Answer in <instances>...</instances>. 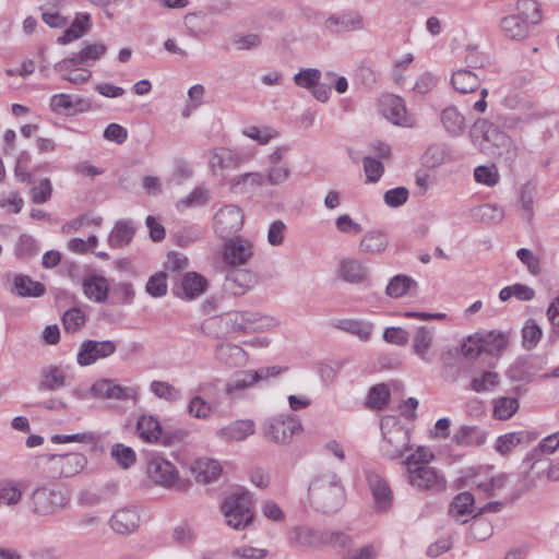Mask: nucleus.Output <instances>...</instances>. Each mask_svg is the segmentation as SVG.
Returning a JSON list of instances; mask_svg holds the SVG:
<instances>
[{
  "mask_svg": "<svg viewBox=\"0 0 559 559\" xmlns=\"http://www.w3.org/2000/svg\"><path fill=\"white\" fill-rule=\"evenodd\" d=\"M435 454L426 447H418L403 462L406 472L405 480L415 490L427 493L442 492L447 488V479L441 471L429 463Z\"/></svg>",
  "mask_w": 559,
  "mask_h": 559,
  "instance_id": "f257e3e1",
  "label": "nucleus"
},
{
  "mask_svg": "<svg viewBox=\"0 0 559 559\" xmlns=\"http://www.w3.org/2000/svg\"><path fill=\"white\" fill-rule=\"evenodd\" d=\"M473 143L485 154L503 157L512 164L518 156V148L510 136L486 119H477L471 128Z\"/></svg>",
  "mask_w": 559,
  "mask_h": 559,
  "instance_id": "f03ea898",
  "label": "nucleus"
},
{
  "mask_svg": "<svg viewBox=\"0 0 559 559\" xmlns=\"http://www.w3.org/2000/svg\"><path fill=\"white\" fill-rule=\"evenodd\" d=\"M311 506L323 513L336 511L343 503L345 491L333 472L318 475L308 488Z\"/></svg>",
  "mask_w": 559,
  "mask_h": 559,
  "instance_id": "7ed1b4c3",
  "label": "nucleus"
},
{
  "mask_svg": "<svg viewBox=\"0 0 559 559\" xmlns=\"http://www.w3.org/2000/svg\"><path fill=\"white\" fill-rule=\"evenodd\" d=\"M222 512L229 527L245 530L254 519L251 495L241 491L228 496L222 504Z\"/></svg>",
  "mask_w": 559,
  "mask_h": 559,
  "instance_id": "20e7f679",
  "label": "nucleus"
},
{
  "mask_svg": "<svg viewBox=\"0 0 559 559\" xmlns=\"http://www.w3.org/2000/svg\"><path fill=\"white\" fill-rule=\"evenodd\" d=\"M66 504L64 495L48 486L36 487L28 497L31 512L39 516L52 515L61 511Z\"/></svg>",
  "mask_w": 559,
  "mask_h": 559,
  "instance_id": "39448f33",
  "label": "nucleus"
},
{
  "mask_svg": "<svg viewBox=\"0 0 559 559\" xmlns=\"http://www.w3.org/2000/svg\"><path fill=\"white\" fill-rule=\"evenodd\" d=\"M283 371L280 367H263L258 370H242L226 383L224 392L230 399L241 396V392L264 381L269 378L277 377Z\"/></svg>",
  "mask_w": 559,
  "mask_h": 559,
  "instance_id": "423d86ee",
  "label": "nucleus"
},
{
  "mask_svg": "<svg viewBox=\"0 0 559 559\" xmlns=\"http://www.w3.org/2000/svg\"><path fill=\"white\" fill-rule=\"evenodd\" d=\"M37 464H48L49 471L59 477H71L82 472L87 460L82 453L43 454L37 456Z\"/></svg>",
  "mask_w": 559,
  "mask_h": 559,
  "instance_id": "0eeeda50",
  "label": "nucleus"
},
{
  "mask_svg": "<svg viewBox=\"0 0 559 559\" xmlns=\"http://www.w3.org/2000/svg\"><path fill=\"white\" fill-rule=\"evenodd\" d=\"M106 52L107 47L102 43L86 44L78 53L57 62L53 69L57 72H66L78 66H92Z\"/></svg>",
  "mask_w": 559,
  "mask_h": 559,
  "instance_id": "6e6552de",
  "label": "nucleus"
},
{
  "mask_svg": "<svg viewBox=\"0 0 559 559\" xmlns=\"http://www.w3.org/2000/svg\"><path fill=\"white\" fill-rule=\"evenodd\" d=\"M147 475L165 488H181L178 471L169 461L160 456H154L148 461Z\"/></svg>",
  "mask_w": 559,
  "mask_h": 559,
  "instance_id": "1a4fd4ad",
  "label": "nucleus"
},
{
  "mask_svg": "<svg viewBox=\"0 0 559 559\" xmlns=\"http://www.w3.org/2000/svg\"><path fill=\"white\" fill-rule=\"evenodd\" d=\"M117 349L114 341H84L76 355V361L80 366H90L98 359H104L111 356Z\"/></svg>",
  "mask_w": 559,
  "mask_h": 559,
  "instance_id": "9d476101",
  "label": "nucleus"
},
{
  "mask_svg": "<svg viewBox=\"0 0 559 559\" xmlns=\"http://www.w3.org/2000/svg\"><path fill=\"white\" fill-rule=\"evenodd\" d=\"M381 452L384 457L395 460L402 457L409 449L408 432L401 426H395L389 431H383Z\"/></svg>",
  "mask_w": 559,
  "mask_h": 559,
  "instance_id": "9b49d317",
  "label": "nucleus"
},
{
  "mask_svg": "<svg viewBox=\"0 0 559 559\" xmlns=\"http://www.w3.org/2000/svg\"><path fill=\"white\" fill-rule=\"evenodd\" d=\"M243 225V214L234 204L225 205L214 215V228L222 237L237 233Z\"/></svg>",
  "mask_w": 559,
  "mask_h": 559,
  "instance_id": "f8f14e48",
  "label": "nucleus"
},
{
  "mask_svg": "<svg viewBox=\"0 0 559 559\" xmlns=\"http://www.w3.org/2000/svg\"><path fill=\"white\" fill-rule=\"evenodd\" d=\"M365 475L377 510L386 512L391 509L393 502V492L388 481L372 469L365 471Z\"/></svg>",
  "mask_w": 559,
  "mask_h": 559,
  "instance_id": "ddd939ff",
  "label": "nucleus"
},
{
  "mask_svg": "<svg viewBox=\"0 0 559 559\" xmlns=\"http://www.w3.org/2000/svg\"><path fill=\"white\" fill-rule=\"evenodd\" d=\"M91 394L97 399H108V400H118V401H128L138 399V389L121 386L117 384L114 380L103 379L96 381L91 386Z\"/></svg>",
  "mask_w": 559,
  "mask_h": 559,
  "instance_id": "4468645a",
  "label": "nucleus"
},
{
  "mask_svg": "<svg viewBox=\"0 0 559 559\" xmlns=\"http://www.w3.org/2000/svg\"><path fill=\"white\" fill-rule=\"evenodd\" d=\"M300 429L301 425L293 418H272L263 428L265 438L278 444L289 443L293 436Z\"/></svg>",
  "mask_w": 559,
  "mask_h": 559,
  "instance_id": "2eb2a0df",
  "label": "nucleus"
},
{
  "mask_svg": "<svg viewBox=\"0 0 559 559\" xmlns=\"http://www.w3.org/2000/svg\"><path fill=\"white\" fill-rule=\"evenodd\" d=\"M206 288L207 281L203 275L197 272H187L180 283L173 287V293L178 298L192 300L204 294Z\"/></svg>",
  "mask_w": 559,
  "mask_h": 559,
  "instance_id": "dca6fc26",
  "label": "nucleus"
},
{
  "mask_svg": "<svg viewBox=\"0 0 559 559\" xmlns=\"http://www.w3.org/2000/svg\"><path fill=\"white\" fill-rule=\"evenodd\" d=\"M136 430L141 439L146 442H157L159 439L165 445H170L177 435L171 436L168 432H163L162 426L157 418L152 415H142L136 423Z\"/></svg>",
  "mask_w": 559,
  "mask_h": 559,
  "instance_id": "f3484780",
  "label": "nucleus"
},
{
  "mask_svg": "<svg viewBox=\"0 0 559 559\" xmlns=\"http://www.w3.org/2000/svg\"><path fill=\"white\" fill-rule=\"evenodd\" d=\"M254 283L255 276L253 273L242 269H233L227 273L223 288L227 294L242 296Z\"/></svg>",
  "mask_w": 559,
  "mask_h": 559,
  "instance_id": "a211bd4d",
  "label": "nucleus"
},
{
  "mask_svg": "<svg viewBox=\"0 0 559 559\" xmlns=\"http://www.w3.org/2000/svg\"><path fill=\"white\" fill-rule=\"evenodd\" d=\"M252 255L251 243L240 237L229 239L224 247V260L230 265H242Z\"/></svg>",
  "mask_w": 559,
  "mask_h": 559,
  "instance_id": "6ab92c4d",
  "label": "nucleus"
},
{
  "mask_svg": "<svg viewBox=\"0 0 559 559\" xmlns=\"http://www.w3.org/2000/svg\"><path fill=\"white\" fill-rule=\"evenodd\" d=\"M365 26L359 13L332 14L324 21V28L330 33L360 31Z\"/></svg>",
  "mask_w": 559,
  "mask_h": 559,
  "instance_id": "aec40b11",
  "label": "nucleus"
},
{
  "mask_svg": "<svg viewBox=\"0 0 559 559\" xmlns=\"http://www.w3.org/2000/svg\"><path fill=\"white\" fill-rule=\"evenodd\" d=\"M243 163L240 154L226 147H217L211 152L209 166L214 175L217 170L236 169Z\"/></svg>",
  "mask_w": 559,
  "mask_h": 559,
  "instance_id": "412c9836",
  "label": "nucleus"
},
{
  "mask_svg": "<svg viewBox=\"0 0 559 559\" xmlns=\"http://www.w3.org/2000/svg\"><path fill=\"white\" fill-rule=\"evenodd\" d=\"M433 340V329H429L427 326L417 328L413 336V352L426 364H431L433 361V356L430 353Z\"/></svg>",
  "mask_w": 559,
  "mask_h": 559,
  "instance_id": "4be33fe9",
  "label": "nucleus"
},
{
  "mask_svg": "<svg viewBox=\"0 0 559 559\" xmlns=\"http://www.w3.org/2000/svg\"><path fill=\"white\" fill-rule=\"evenodd\" d=\"M383 116L394 124L407 126V110L404 100L396 95H386L381 100Z\"/></svg>",
  "mask_w": 559,
  "mask_h": 559,
  "instance_id": "5701e85b",
  "label": "nucleus"
},
{
  "mask_svg": "<svg viewBox=\"0 0 559 559\" xmlns=\"http://www.w3.org/2000/svg\"><path fill=\"white\" fill-rule=\"evenodd\" d=\"M255 425L250 419L235 420L217 430L216 436L225 441H242L254 433Z\"/></svg>",
  "mask_w": 559,
  "mask_h": 559,
  "instance_id": "b1692460",
  "label": "nucleus"
},
{
  "mask_svg": "<svg viewBox=\"0 0 559 559\" xmlns=\"http://www.w3.org/2000/svg\"><path fill=\"white\" fill-rule=\"evenodd\" d=\"M265 177L261 173H245L234 176L228 180L229 190L235 194L251 193L262 187Z\"/></svg>",
  "mask_w": 559,
  "mask_h": 559,
  "instance_id": "393cba45",
  "label": "nucleus"
},
{
  "mask_svg": "<svg viewBox=\"0 0 559 559\" xmlns=\"http://www.w3.org/2000/svg\"><path fill=\"white\" fill-rule=\"evenodd\" d=\"M338 276L352 284L362 283L367 278V267L357 259L347 258L340 261Z\"/></svg>",
  "mask_w": 559,
  "mask_h": 559,
  "instance_id": "a878e982",
  "label": "nucleus"
},
{
  "mask_svg": "<svg viewBox=\"0 0 559 559\" xmlns=\"http://www.w3.org/2000/svg\"><path fill=\"white\" fill-rule=\"evenodd\" d=\"M139 514L133 509H120L110 520L111 528L118 534H130L139 526Z\"/></svg>",
  "mask_w": 559,
  "mask_h": 559,
  "instance_id": "bb28decb",
  "label": "nucleus"
},
{
  "mask_svg": "<svg viewBox=\"0 0 559 559\" xmlns=\"http://www.w3.org/2000/svg\"><path fill=\"white\" fill-rule=\"evenodd\" d=\"M289 543L302 547H320L323 545V532L306 526H296L289 532Z\"/></svg>",
  "mask_w": 559,
  "mask_h": 559,
  "instance_id": "cd10ccee",
  "label": "nucleus"
},
{
  "mask_svg": "<svg viewBox=\"0 0 559 559\" xmlns=\"http://www.w3.org/2000/svg\"><path fill=\"white\" fill-rule=\"evenodd\" d=\"M557 437L555 433L544 438L536 448H534L523 460V464L527 466L524 477L527 478L530 472L535 467V464L542 461L544 453H554L559 445L556 444Z\"/></svg>",
  "mask_w": 559,
  "mask_h": 559,
  "instance_id": "c85d7f7f",
  "label": "nucleus"
},
{
  "mask_svg": "<svg viewBox=\"0 0 559 559\" xmlns=\"http://www.w3.org/2000/svg\"><path fill=\"white\" fill-rule=\"evenodd\" d=\"M83 292L88 299L104 302L109 293L108 281L102 275L88 276L83 281Z\"/></svg>",
  "mask_w": 559,
  "mask_h": 559,
  "instance_id": "c756f323",
  "label": "nucleus"
},
{
  "mask_svg": "<svg viewBox=\"0 0 559 559\" xmlns=\"http://www.w3.org/2000/svg\"><path fill=\"white\" fill-rule=\"evenodd\" d=\"M11 293L19 297H40L45 294V286L27 275L17 274L13 278Z\"/></svg>",
  "mask_w": 559,
  "mask_h": 559,
  "instance_id": "7c9ffc66",
  "label": "nucleus"
},
{
  "mask_svg": "<svg viewBox=\"0 0 559 559\" xmlns=\"http://www.w3.org/2000/svg\"><path fill=\"white\" fill-rule=\"evenodd\" d=\"M500 28L510 39L520 40L528 35V23L518 14L504 16L500 22Z\"/></svg>",
  "mask_w": 559,
  "mask_h": 559,
  "instance_id": "2f4dec72",
  "label": "nucleus"
},
{
  "mask_svg": "<svg viewBox=\"0 0 559 559\" xmlns=\"http://www.w3.org/2000/svg\"><path fill=\"white\" fill-rule=\"evenodd\" d=\"M135 234V227L130 219H119L112 228L108 242L112 248H123L128 246Z\"/></svg>",
  "mask_w": 559,
  "mask_h": 559,
  "instance_id": "473e14b6",
  "label": "nucleus"
},
{
  "mask_svg": "<svg viewBox=\"0 0 559 559\" xmlns=\"http://www.w3.org/2000/svg\"><path fill=\"white\" fill-rule=\"evenodd\" d=\"M440 119L447 132L452 136H459L466 127L465 117L455 106H449L441 111Z\"/></svg>",
  "mask_w": 559,
  "mask_h": 559,
  "instance_id": "72a5a7b5",
  "label": "nucleus"
},
{
  "mask_svg": "<svg viewBox=\"0 0 559 559\" xmlns=\"http://www.w3.org/2000/svg\"><path fill=\"white\" fill-rule=\"evenodd\" d=\"M479 83V76L466 69L454 71L451 78L453 88L461 94L475 92L478 88Z\"/></svg>",
  "mask_w": 559,
  "mask_h": 559,
  "instance_id": "f704fd0d",
  "label": "nucleus"
},
{
  "mask_svg": "<svg viewBox=\"0 0 559 559\" xmlns=\"http://www.w3.org/2000/svg\"><path fill=\"white\" fill-rule=\"evenodd\" d=\"M388 247V237L381 230H370L359 242V251L367 254H379Z\"/></svg>",
  "mask_w": 559,
  "mask_h": 559,
  "instance_id": "c9c22d12",
  "label": "nucleus"
},
{
  "mask_svg": "<svg viewBox=\"0 0 559 559\" xmlns=\"http://www.w3.org/2000/svg\"><path fill=\"white\" fill-rule=\"evenodd\" d=\"M66 385V376L57 366L45 367L40 372L38 389L40 391H56Z\"/></svg>",
  "mask_w": 559,
  "mask_h": 559,
  "instance_id": "e433bc0d",
  "label": "nucleus"
},
{
  "mask_svg": "<svg viewBox=\"0 0 559 559\" xmlns=\"http://www.w3.org/2000/svg\"><path fill=\"white\" fill-rule=\"evenodd\" d=\"M92 27L90 14H81L75 17L72 24L64 31L63 35L58 37L57 43L67 45L72 40L81 38Z\"/></svg>",
  "mask_w": 559,
  "mask_h": 559,
  "instance_id": "4c0bfd02",
  "label": "nucleus"
},
{
  "mask_svg": "<svg viewBox=\"0 0 559 559\" xmlns=\"http://www.w3.org/2000/svg\"><path fill=\"white\" fill-rule=\"evenodd\" d=\"M474 502L475 498L471 492H460L451 503L449 514L455 519V521L464 524L467 520H461V516L473 513Z\"/></svg>",
  "mask_w": 559,
  "mask_h": 559,
  "instance_id": "58836bf2",
  "label": "nucleus"
},
{
  "mask_svg": "<svg viewBox=\"0 0 559 559\" xmlns=\"http://www.w3.org/2000/svg\"><path fill=\"white\" fill-rule=\"evenodd\" d=\"M192 469L198 481L205 484L215 480L222 472L219 463L210 459L197 460Z\"/></svg>",
  "mask_w": 559,
  "mask_h": 559,
  "instance_id": "ea45409f",
  "label": "nucleus"
},
{
  "mask_svg": "<svg viewBox=\"0 0 559 559\" xmlns=\"http://www.w3.org/2000/svg\"><path fill=\"white\" fill-rule=\"evenodd\" d=\"M486 440V433L477 426H462L453 436L457 445H480Z\"/></svg>",
  "mask_w": 559,
  "mask_h": 559,
  "instance_id": "a19ab883",
  "label": "nucleus"
},
{
  "mask_svg": "<svg viewBox=\"0 0 559 559\" xmlns=\"http://www.w3.org/2000/svg\"><path fill=\"white\" fill-rule=\"evenodd\" d=\"M335 326L342 331L356 335L360 341L367 342L372 333L373 325L362 320H338Z\"/></svg>",
  "mask_w": 559,
  "mask_h": 559,
  "instance_id": "79ce46f5",
  "label": "nucleus"
},
{
  "mask_svg": "<svg viewBox=\"0 0 559 559\" xmlns=\"http://www.w3.org/2000/svg\"><path fill=\"white\" fill-rule=\"evenodd\" d=\"M537 360L538 358L536 357L519 358L508 370V376L514 381L531 380L535 374L533 369Z\"/></svg>",
  "mask_w": 559,
  "mask_h": 559,
  "instance_id": "37998d69",
  "label": "nucleus"
},
{
  "mask_svg": "<svg viewBox=\"0 0 559 559\" xmlns=\"http://www.w3.org/2000/svg\"><path fill=\"white\" fill-rule=\"evenodd\" d=\"M23 492L16 481L3 478L0 479V506L14 507L22 500Z\"/></svg>",
  "mask_w": 559,
  "mask_h": 559,
  "instance_id": "c03bdc74",
  "label": "nucleus"
},
{
  "mask_svg": "<svg viewBox=\"0 0 559 559\" xmlns=\"http://www.w3.org/2000/svg\"><path fill=\"white\" fill-rule=\"evenodd\" d=\"M479 341L483 343L484 350L489 354H501L509 344V336L503 332L489 331Z\"/></svg>",
  "mask_w": 559,
  "mask_h": 559,
  "instance_id": "a18cd8bd",
  "label": "nucleus"
},
{
  "mask_svg": "<svg viewBox=\"0 0 559 559\" xmlns=\"http://www.w3.org/2000/svg\"><path fill=\"white\" fill-rule=\"evenodd\" d=\"M150 391L158 399L170 403L182 399V392L167 381L154 380L150 384Z\"/></svg>",
  "mask_w": 559,
  "mask_h": 559,
  "instance_id": "49530a36",
  "label": "nucleus"
},
{
  "mask_svg": "<svg viewBox=\"0 0 559 559\" xmlns=\"http://www.w3.org/2000/svg\"><path fill=\"white\" fill-rule=\"evenodd\" d=\"M516 397L500 396L493 401V416L499 420L511 418L519 409Z\"/></svg>",
  "mask_w": 559,
  "mask_h": 559,
  "instance_id": "de8ad7c7",
  "label": "nucleus"
},
{
  "mask_svg": "<svg viewBox=\"0 0 559 559\" xmlns=\"http://www.w3.org/2000/svg\"><path fill=\"white\" fill-rule=\"evenodd\" d=\"M248 333L269 330L277 325V320L271 316L255 311H245Z\"/></svg>",
  "mask_w": 559,
  "mask_h": 559,
  "instance_id": "09e8293b",
  "label": "nucleus"
},
{
  "mask_svg": "<svg viewBox=\"0 0 559 559\" xmlns=\"http://www.w3.org/2000/svg\"><path fill=\"white\" fill-rule=\"evenodd\" d=\"M509 477L508 474L502 473L488 480L474 481L473 484L479 491L484 492L486 497H495L508 486Z\"/></svg>",
  "mask_w": 559,
  "mask_h": 559,
  "instance_id": "8fccbe9b",
  "label": "nucleus"
},
{
  "mask_svg": "<svg viewBox=\"0 0 559 559\" xmlns=\"http://www.w3.org/2000/svg\"><path fill=\"white\" fill-rule=\"evenodd\" d=\"M475 217L485 224H499L504 217L503 210L491 203H486L475 210Z\"/></svg>",
  "mask_w": 559,
  "mask_h": 559,
  "instance_id": "3c124183",
  "label": "nucleus"
},
{
  "mask_svg": "<svg viewBox=\"0 0 559 559\" xmlns=\"http://www.w3.org/2000/svg\"><path fill=\"white\" fill-rule=\"evenodd\" d=\"M74 105L80 106L78 111H83L88 108V104L81 97H78L75 103L72 100L71 95L69 94H56L50 98V107L53 111L60 110H71L74 108Z\"/></svg>",
  "mask_w": 559,
  "mask_h": 559,
  "instance_id": "603ef678",
  "label": "nucleus"
},
{
  "mask_svg": "<svg viewBox=\"0 0 559 559\" xmlns=\"http://www.w3.org/2000/svg\"><path fill=\"white\" fill-rule=\"evenodd\" d=\"M243 355V349L235 344H219L215 349V357L227 365L236 364Z\"/></svg>",
  "mask_w": 559,
  "mask_h": 559,
  "instance_id": "864d4df0",
  "label": "nucleus"
},
{
  "mask_svg": "<svg viewBox=\"0 0 559 559\" xmlns=\"http://www.w3.org/2000/svg\"><path fill=\"white\" fill-rule=\"evenodd\" d=\"M535 187L531 182L523 185L520 194V209L522 218L530 223L533 218V203H534Z\"/></svg>",
  "mask_w": 559,
  "mask_h": 559,
  "instance_id": "5fc2aeb1",
  "label": "nucleus"
},
{
  "mask_svg": "<svg viewBox=\"0 0 559 559\" xmlns=\"http://www.w3.org/2000/svg\"><path fill=\"white\" fill-rule=\"evenodd\" d=\"M413 284H416L413 278H411L407 275H395L391 281L389 282L385 293L388 296L392 298H400L404 296L411 288Z\"/></svg>",
  "mask_w": 559,
  "mask_h": 559,
  "instance_id": "6e6d98bb",
  "label": "nucleus"
},
{
  "mask_svg": "<svg viewBox=\"0 0 559 559\" xmlns=\"http://www.w3.org/2000/svg\"><path fill=\"white\" fill-rule=\"evenodd\" d=\"M500 383V377L497 372L486 371L479 377L472 379L469 388L475 392H486L495 389Z\"/></svg>",
  "mask_w": 559,
  "mask_h": 559,
  "instance_id": "4d7b16f0",
  "label": "nucleus"
},
{
  "mask_svg": "<svg viewBox=\"0 0 559 559\" xmlns=\"http://www.w3.org/2000/svg\"><path fill=\"white\" fill-rule=\"evenodd\" d=\"M543 335L542 328L534 321L528 320L522 329V344L527 350L533 349Z\"/></svg>",
  "mask_w": 559,
  "mask_h": 559,
  "instance_id": "13d9d810",
  "label": "nucleus"
},
{
  "mask_svg": "<svg viewBox=\"0 0 559 559\" xmlns=\"http://www.w3.org/2000/svg\"><path fill=\"white\" fill-rule=\"evenodd\" d=\"M111 456L122 468H129L135 463L136 455L132 448L122 443H116L111 448Z\"/></svg>",
  "mask_w": 559,
  "mask_h": 559,
  "instance_id": "bf43d9fd",
  "label": "nucleus"
},
{
  "mask_svg": "<svg viewBox=\"0 0 559 559\" xmlns=\"http://www.w3.org/2000/svg\"><path fill=\"white\" fill-rule=\"evenodd\" d=\"M188 413L190 416L198 419H207L213 413V406L205 401L201 395L191 397L188 405Z\"/></svg>",
  "mask_w": 559,
  "mask_h": 559,
  "instance_id": "052dcab7",
  "label": "nucleus"
},
{
  "mask_svg": "<svg viewBox=\"0 0 559 559\" xmlns=\"http://www.w3.org/2000/svg\"><path fill=\"white\" fill-rule=\"evenodd\" d=\"M86 321L84 312L79 308H71L67 310L62 317L64 330L69 333L79 331Z\"/></svg>",
  "mask_w": 559,
  "mask_h": 559,
  "instance_id": "680f3d73",
  "label": "nucleus"
},
{
  "mask_svg": "<svg viewBox=\"0 0 559 559\" xmlns=\"http://www.w3.org/2000/svg\"><path fill=\"white\" fill-rule=\"evenodd\" d=\"M390 397V390L384 383L373 385L368 395V405L376 409L386 406Z\"/></svg>",
  "mask_w": 559,
  "mask_h": 559,
  "instance_id": "e2e57ef3",
  "label": "nucleus"
},
{
  "mask_svg": "<svg viewBox=\"0 0 559 559\" xmlns=\"http://www.w3.org/2000/svg\"><path fill=\"white\" fill-rule=\"evenodd\" d=\"M516 10L520 16L526 20L527 23H538L542 19L539 5L535 0H519Z\"/></svg>",
  "mask_w": 559,
  "mask_h": 559,
  "instance_id": "0e129e2a",
  "label": "nucleus"
},
{
  "mask_svg": "<svg viewBox=\"0 0 559 559\" xmlns=\"http://www.w3.org/2000/svg\"><path fill=\"white\" fill-rule=\"evenodd\" d=\"M321 79V71L316 68L302 69L294 75V83L306 90H311Z\"/></svg>",
  "mask_w": 559,
  "mask_h": 559,
  "instance_id": "69168bd1",
  "label": "nucleus"
},
{
  "mask_svg": "<svg viewBox=\"0 0 559 559\" xmlns=\"http://www.w3.org/2000/svg\"><path fill=\"white\" fill-rule=\"evenodd\" d=\"M38 250L37 241L29 235H22L15 245V255L20 259L34 257Z\"/></svg>",
  "mask_w": 559,
  "mask_h": 559,
  "instance_id": "338daca9",
  "label": "nucleus"
},
{
  "mask_svg": "<svg viewBox=\"0 0 559 559\" xmlns=\"http://www.w3.org/2000/svg\"><path fill=\"white\" fill-rule=\"evenodd\" d=\"M146 293L152 297L158 298L167 294V275L165 272H158L152 275L146 283Z\"/></svg>",
  "mask_w": 559,
  "mask_h": 559,
  "instance_id": "774afa93",
  "label": "nucleus"
}]
</instances>
